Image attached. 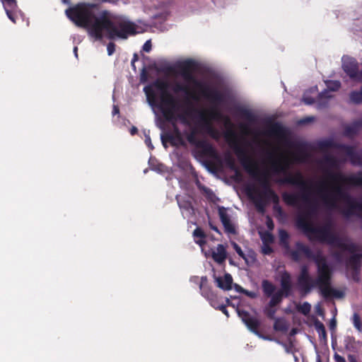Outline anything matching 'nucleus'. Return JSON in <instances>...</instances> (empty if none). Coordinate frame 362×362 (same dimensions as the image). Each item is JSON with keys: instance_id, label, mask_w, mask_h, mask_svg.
<instances>
[{"instance_id": "f257e3e1", "label": "nucleus", "mask_w": 362, "mask_h": 362, "mask_svg": "<svg viewBox=\"0 0 362 362\" xmlns=\"http://www.w3.org/2000/svg\"><path fill=\"white\" fill-rule=\"evenodd\" d=\"M65 13L76 26L87 29L89 35L97 40L103 38V31L110 40H126L129 35L137 33L134 23L124 19L112 21L110 12L100 11L96 4L78 3L66 9Z\"/></svg>"}, {"instance_id": "f03ea898", "label": "nucleus", "mask_w": 362, "mask_h": 362, "mask_svg": "<svg viewBox=\"0 0 362 362\" xmlns=\"http://www.w3.org/2000/svg\"><path fill=\"white\" fill-rule=\"evenodd\" d=\"M327 176L331 182L329 185L322 183L317 190L323 204L330 209H336L338 202H344L346 206L341 213L346 218L362 213V202L353 198L344 187L345 185L362 186V172L350 176L341 172H329Z\"/></svg>"}, {"instance_id": "7ed1b4c3", "label": "nucleus", "mask_w": 362, "mask_h": 362, "mask_svg": "<svg viewBox=\"0 0 362 362\" xmlns=\"http://www.w3.org/2000/svg\"><path fill=\"white\" fill-rule=\"evenodd\" d=\"M169 88L168 83L161 78H157L150 85L144 88V91L146 95L149 104L155 105L157 95L154 89L160 93V101L159 105L160 110L164 119L173 124V134L175 137L178 139L179 145H185L180 131L177 127L176 122L179 120L184 125H189V118H192L194 113H197L198 110L194 107L188 100H186L187 108H185L182 112L177 114L180 110V101L168 91Z\"/></svg>"}, {"instance_id": "20e7f679", "label": "nucleus", "mask_w": 362, "mask_h": 362, "mask_svg": "<svg viewBox=\"0 0 362 362\" xmlns=\"http://www.w3.org/2000/svg\"><path fill=\"white\" fill-rule=\"evenodd\" d=\"M289 164L286 158L273 160L272 162V170L275 174L283 173L286 175L285 177L276 180L277 183L298 186L300 188V193L284 192L281 195L282 199L288 206L297 205L300 199L308 203L310 194V182L305 180L300 172L295 174L288 173Z\"/></svg>"}, {"instance_id": "39448f33", "label": "nucleus", "mask_w": 362, "mask_h": 362, "mask_svg": "<svg viewBox=\"0 0 362 362\" xmlns=\"http://www.w3.org/2000/svg\"><path fill=\"white\" fill-rule=\"evenodd\" d=\"M224 136L233 148L244 169L259 182L262 190L259 192L257 189L255 194L266 197L269 194L270 191H274L271 187L268 174L259 171L257 162L248 155L247 150L240 144L234 131L229 130L226 132Z\"/></svg>"}, {"instance_id": "423d86ee", "label": "nucleus", "mask_w": 362, "mask_h": 362, "mask_svg": "<svg viewBox=\"0 0 362 362\" xmlns=\"http://www.w3.org/2000/svg\"><path fill=\"white\" fill-rule=\"evenodd\" d=\"M315 208L310 206V209L304 214H300L297 218V225L307 232H310L316 235L317 239L331 246L337 247L344 250L350 252L355 251V246L353 243H346L344 239L332 231V224L330 222L320 228H315L309 222L310 214L315 211Z\"/></svg>"}, {"instance_id": "0eeeda50", "label": "nucleus", "mask_w": 362, "mask_h": 362, "mask_svg": "<svg viewBox=\"0 0 362 362\" xmlns=\"http://www.w3.org/2000/svg\"><path fill=\"white\" fill-rule=\"evenodd\" d=\"M197 63L192 59H187L177 65L178 73L187 83H192L199 90V95L209 100L213 105H218L223 103V94L216 88L199 81L194 75Z\"/></svg>"}, {"instance_id": "6e6552de", "label": "nucleus", "mask_w": 362, "mask_h": 362, "mask_svg": "<svg viewBox=\"0 0 362 362\" xmlns=\"http://www.w3.org/2000/svg\"><path fill=\"white\" fill-rule=\"evenodd\" d=\"M295 245V250H291L289 247V249L285 251V255L289 256L293 261L298 262L301 259L302 255H304L308 259L314 261L317 272L319 268L327 263L326 257L321 251L319 250L316 253H313L308 245L300 241L296 242Z\"/></svg>"}, {"instance_id": "1a4fd4ad", "label": "nucleus", "mask_w": 362, "mask_h": 362, "mask_svg": "<svg viewBox=\"0 0 362 362\" xmlns=\"http://www.w3.org/2000/svg\"><path fill=\"white\" fill-rule=\"evenodd\" d=\"M332 275V269L328 263L319 268L316 283L319 284L322 295L325 298H344V293L343 291L330 287Z\"/></svg>"}, {"instance_id": "9d476101", "label": "nucleus", "mask_w": 362, "mask_h": 362, "mask_svg": "<svg viewBox=\"0 0 362 362\" xmlns=\"http://www.w3.org/2000/svg\"><path fill=\"white\" fill-rule=\"evenodd\" d=\"M356 246L354 244H353ZM335 247L334 246H333ZM337 248V247H336ZM341 251H335L332 253L333 257L339 262H342L343 260V252H348V250H344L341 248ZM355 250H356V247H355ZM356 251L352 252V255H351L346 262V266L347 269H350V276L351 279L355 282H359L361 281L360 273H361V259H362V254H354ZM349 252L351 253V252L349 251Z\"/></svg>"}, {"instance_id": "9b49d317", "label": "nucleus", "mask_w": 362, "mask_h": 362, "mask_svg": "<svg viewBox=\"0 0 362 362\" xmlns=\"http://www.w3.org/2000/svg\"><path fill=\"white\" fill-rule=\"evenodd\" d=\"M280 290L273 293L270 297L271 299L268 303V306L274 308L282 301L283 298H288L292 293V282L291 274L284 271L281 274L280 279Z\"/></svg>"}, {"instance_id": "f8f14e48", "label": "nucleus", "mask_w": 362, "mask_h": 362, "mask_svg": "<svg viewBox=\"0 0 362 362\" xmlns=\"http://www.w3.org/2000/svg\"><path fill=\"white\" fill-rule=\"evenodd\" d=\"M201 128L204 130L211 138L218 139L220 137L219 132L215 129L211 122V119H218L221 114L217 109H211L209 112L201 111L198 110Z\"/></svg>"}, {"instance_id": "ddd939ff", "label": "nucleus", "mask_w": 362, "mask_h": 362, "mask_svg": "<svg viewBox=\"0 0 362 362\" xmlns=\"http://www.w3.org/2000/svg\"><path fill=\"white\" fill-rule=\"evenodd\" d=\"M196 134L197 132L195 129H193L189 134H187V140L188 142L200 148L203 154L211 158L216 157L217 153L214 146L205 140H198L196 137Z\"/></svg>"}, {"instance_id": "4468645a", "label": "nucleus", "mask_w": 362, "mask_h": 362, "mask_svg": "<svg viewBox=\"0 0 362 362\" xmlns=\"http://www.w3.org/2000/svg\"><path fill=\"white\" fill-rule=\"evenodd\" d=\"M238 314L250 332L259 336V337H262V334L259 329L261 325L259 320H258L256 317L252 316L247 311L244 310L238 309ZM263 338L264 337H263Z\"/></svg>"}, {"instance_id": "2eb2a0df", "label": "nucleus", "mask_w": 362, "mask_h": 362, "mask_svg": "<svg viewBox=\"0 0 362 362\" xmlns=\"http://www.w3.org/2000/svg\"><path fill=\"white\" fill-rule=\"evenodd\" d=\"M172 90L175 93L182 92L186 95V97L185 98L182 103L183 105H180V107H185V108H187V105L185 102L186 100H188L193 105L191 100L194 101H198L199 100V95L197 94L196 91L190 90L187 86L184 85L180 82H175L173 86ZM180 105L181 104L180 103Z\"/></svg>"}, {"instance_id": "dca6fc26", "label": "nucleus", "mask_w": 362, "mask_h": 362, "mask_svg": "<svg viewBox=\"0 0 362 362\" xmlns=\"http://www.w3.org/2000/svg\"><path fill=\"white\" fill-rule=\"evenodd\" d=\"M342 69L351 79H356L358 76V64L354 58L343 57Z\"/></svg>"}, {"instance_id": "f3484780", "label": "nucleus", "mask_w": 362, "mask_h": 362, "mask_svg": "<svg viewBox=\"0 0 362 362\" xmlns=\"http://www.w3.org/2000/svg\"><path fill=\"white\" fill-rule=\"evenodd\" d=\"M245 192L247 196L254 201L257 210L259 213H264L265 211V206L267 204V200L262 195L254 196L255 192H257V189L254 186H247L245 188Z\"/></svg>"}, {"instance_id": "a211bd4d", "label": "nucleus", "mask_w": 362, "mask_h": 362, "mask_svg": "<svg viewBox=\"0 0 362 362\" xmlns=\"http://www.w3.org/2000/svg\"><path fill=\"white\" fill-rule=\"evenodd\" d=\"M218 215L224 227L225 232L228 234H236V229L234 224L231 222L230 216L228 214L226 209L223 206H218Z\"/></svg>"}, {"instance_id": "6ab92c4d", "label": "nucleus", "mask_w": 362, "mask_h": 362, "mask_svg": "<svg viewBox=\"0 0 362 362\" xmlns=\"http://www.w3.org/2000/svg\"><path fill=\"white\" fill-rule=\"evenodd\" d=\"M341 151L344 152L352 165H362V155L356 151L354 146L344 144Z\"/></svg>"}, {"instance_id": "aec40b11", "label": "nucleus", "mask_w": 362, "mask_h": 362, "mask_svg": "<svg viewBox=\"0 0 362 362\" xmlns=\"http://www.w3.org/2000/svg\"><path fill=\"white\" fill-rule=\"evenodd\" d=\"M297 282L300 290L304 293H310L312 288L315 286L319 287V284L316 283V279H313L311 276L298 277Z\"/></svg>"}, {"instance_id": "412c9836", "label": "nucleus", "mask_w": 362, "mask_h": 362, "mask_svg": "<svg viewBox=\"0 0 362 362\" xmlns=\"http://www.w3.org/2000/svg\"><path fill=\"white\" fill-rule=\"evenodd\" d=\"M362 129V118L354 121L351 124L344 127V135L349 138H353Z\"/></svg>"}, {"instance_id": "4be33fe9", "label": "nucleus", "mask_w": 362, "mask_h": 362, "mask_svg": "<svg viewBox=\"0 0 362 362\" xmlns=\"http://www.w3.org/2000/svg\"><path fill=\"white\" fill-rule=\"evenodd\" d=\"M296 150V152L293 155V161L300 163H305L309 157L305 145L303 144H298Z\"/></svg>"}, {"instance_id": "5701e85b", "label": "nucleus", "mask_w": 362, "mask_h": 362, "mask_svg": "<svg viewBox=\"0 0 362 362\" xmlns=\"http://www.w3.org/2000/svg\"><path fill=\"white\" fill-rule=\"evenodd\" d=\"M213 259L219 264H223L227 258L226 249L222 244H218L216 251L212 252Z\"/></svg>"}, {"instance_id": "b1692460", "label": "nucleus", "mask_w": 362, "mask_h": 362, "mask_svg": "<svg viewBox=\"0 0 362 362\" xmlns=\"http://www.w3.org/2000/svg\"><path fill=\"white\" fill-rule=\"evenodd\" d=\"M217 286L224 291L232 288L233 278L230 274H226L223 277H216Z\"/></svg>"}, {"instance_id": "393cba45", "label": "nucleus", "mask_w": 362, "mask_h": 362, "mask_svg": "<svg viewBox=\"0 0 362 362\" xmlns=\"http://www.w3.org/2000/svg\"><path fill=\"white\" fill-rule=\"evenodd\" d=\"M199 288L202 295L207 300L215 294L208 286V279L206 276H202Z\"/></svg>"}, {"instance_id": "a878e982", "label": "nucleus", "mask_w": 362, "mask_h": 362, "mask_svg": "<svg viewBox=\"0 0 362 362\" xmlns=\"http://www.w3.org/2000/svg\"><path fill=\"white\" fill-rule=\"evenodd\" d=\"M344 144H338L332 140H324L321 141L318 143L317 146L320 150L324 151H327L329 148H337L339 150H341V146Z\"/></svg>"}, {"instance_id": "bb28decb", "label": "nucleus", "mask_w": 362, "mask_h": 362, "mask_svg": "<svg viewBox=\"0 0 362 362\" xmlns=\"http://www.w3.org/2000/svg\"><path fill=\"white\" fill-rule=\"evenodd\" d=\"M358 343L353 336H346L344 339V348L349 351L356 352Z\"/></svg>"}, {"instance_id": "cd10ccee", "label": "nucleus", "mask_w": 362, "mask_h": 362, "mask_svg": "<svg viewBox=\"0 0 362 362\" xmlns=\"http://www.w3.org/2000/svg\"><path fill=\"white\" fill-rule=\"evenodd\" d=\"M193 236L194 238V241L197 244H198L199 246H203L206 244V234L204 232V230L199 228L197 227L194 229L193 231Z\"/></svg>"}, {"instance_id": "c85d7f7f", "label": "nucleus", "mask_w": 362, "mask_h": 362, "mask_svg": "<svg viewBox=\"0 0 362 362\" xmlns=\"http://www.w3.org/2000/svg\"><path fill=\"white\" fill-rule=\"evenodd\" d=\"M314 327L317 332L318 333L320 339L322 340H327V332L325 330V325L322 322H321L317 318H315L314 322Z\"/></svg>"}, {"instance_id": "c756f323", "label": "nucleus", "mask_w": 362, "mask_h": 362, "mask_svg": "<svg viewBox=\"0 0 362 362\" xmlns=\"http://www.w3.org/2000/svg\"><path fill=\"white\" fill-rule=\"evenodd\" d=\"M176 200L181 209H184L189 213L193 212L194 209L192 202L189 199L181 198L180 196H176Z\"/></svg>"}, {"instance_id": "7c9ffc66", "label": "nucleus", "mask_w": 362, "mask_h": 362, "mask_svg": "<svg viewBox=\"0 0 362 362\" xmlns=\"http://www.w3.org/2000/svg\"><path fill=\"white\" fill-rule=\"evenodd\" d=\"M262 288L264 296L270 297L275 291V286L269 280H263L262 282Z\"/></svg>"}, {"instance_id": "2f4dec72", "label": "nucleus", "mask_w": 362, "mask_h": 362, "mask_svg": "<svg viewBox=\"0 0 362 362\" xmlns=\"http://www.w3.org/2000/svg\"><path fill=\"white\" fill-rule=\"evenodd\" d=\"M269 133L271 135L281 137L285 134V130L280 124L274 123L270 126Z\"/></svg>"}, {"instance_id": "473e14b6", "label": "nucleus", "mask_w": 362, "mask_h": 362, "mask_svg": "<svg viewBox=\"0 0 362 362\" xmlns=\"http://www.w3.org/2000/svg\"><path fill=\"white\" fill-rule=\"evenodd\" d=\"M269 194H268L265 198V199L267 201H272L274 204V209L278 211L279 213H282L281 208L279 206V197L276 194V193L274 191H270Z\"/></svg>"}, {"instance_id": "72a5a7b5", "label": "nucleus", "mask_w": 362, "mask_h": 362, "mask_svg": "<svg viewBox=\"0 0 362 362\" xmlns=\"http://www.w3.org/2000/svg\"><path fill=\"white\" fill-rule=\"evenodd\" d=\"M274 329L277 332H286L288 325L284 318L278 317L274 319Z\"/></svg>"}, {"instance_id": "f704fd0d", "label": "nucleus", "mask_w": 362, "mask_h": 362, "mask_svg": "<svg viewBox=\"0 0 362 362\" xmlns=\"http://www.w3.org/2000/svg\"><path fill=\"white\" fill-rule=\"evenodd\" d=\"M289 235L288 232L285 230H279V242L281 246L284 248L285 251L289 249V243H288Z\"/></svg>"}, {"instance_id": "c9c22d12", "label": "nucleus", "mask_w": 362, "mask_h": 362, "mask_svg": "<svg viewBox=\"0 0 362 362\" xmlns=\"http://www.w3.org/2000/svg\"><path fill=\"white\" fill-rule=\"evenodd\" d=\"M240 116L247 120L248 122H253L255 121V117L254 114L246 108L240 107L238 110Z\"/></svg>"}, {"instance_id": "e433bc0d", "label": "nucleus", "mask_w": 362, "mask_h": 362, "mask_svg": "<svg viewBox=\"0 0 362 362\" xmlns=\"http://www.w3.org/2000/svg\"><path fill=\"white\" fill-rule=\"evenodd\" d=\"M329 91L327 88L322 91L318 95V100L319 103L323 106H326L327 104V100L331 98L332 97V95H330Z\"/></svg>"}, {"instance_id": "4c0bfd02", "label": "nucleus", "mask_w": 362, "mask_h": 362, "mask_svg": "<svg viewBox=\"0 0 362 362\" xmlns=\"http://www.w3.org/2000/svg\"><path fill=\"white\" fill-rule=\"evenodd\" d=\"M351 101L354 104L362 103V86L359 91L354 90L349 94Z\"/></svg>"}, {"instance_id": "58836bf2", "label": "nucleus", "mask_w": 362, "mask_h": 362, "mask_svg": "<svg viewBox=\"0 0 362 362\" xmlns=\"http://www.w3.org/2000/svg\"><path fill=\"white\" fill-rule=\"evenodd\" d=\"M162 144L164 147H166V143L169 142L172 146H177V143L174 141V136L173 133L166 132L161 135L160 136Z\"/></svg>"}, {"instance_id": "ea45409f", "label": "nucleus", "mask_w": 362, "mask_h": 362, "mask_svg": "<svg viewBox=\"0 0 362 362\" xmlns=\"http://www.w3.org/2000/svg\"><path fill=\"white\" fill-rule=\"evenodd\" d=\"M225 163L230 170L235 172V173L240 174V170L235 165V160L230 155L228 154L225 157Z\"/></svg>"}, {"instance_id": "a19ab883", "label": "nucleus", "mask_w": 362, "mask_h": 362, "mask_svg": "<svg viewBox=\"0 0 362 362\" xmlns=\"http://www.w3.org/2000/svg\"><path fill=\"white\" fill-rule=\"evenodd\" d=\"M207 300L209 302L210 305L216 310H218L222 304H224L222 299L219 298L216 294H214Z\"/></svg>"}, {"instance_id": "79ce46f5", "label": "nucleus", "mask_w": 362, "mask_h": 362, "mask_svg": "<svg viewBox=\"0 0 362 362\" xmlns=\"http://www.w3.org/2000/svg\"><path fill=\"white\" fill-rule=\"evenodd\" d=\"M352 323L358 332H362V321L358 313H354L352 316Z\"/></svg>"}, {"instance_id": "37998d69", "label": "nucleus", "mask_w": 362, "mask_h": 362, "mask_svg": "<svg viewBox=\"0 0 362 362\" xmlns=\"http://www.w3.org/2000/svg\"><path fill=\"white\" fill-rule=\"evenodd\" d=\"M327 88L330 91H337L341 87L339 81L327 80L325 81Z\"/></svg>"}, {"instance_id": "c03bdc74", "label": "nucleus", "mask_w": 362, "mask_h": 362, "mask_svg": "<svg viewBox=\"0 0 362 362\" xmlns=\"http://www.w3.org/2000/svg\"><path fill=\"white\" fill-rule=\"evenodd\" d=\"M297 310L304 315H308L311 310V305L308 302H304L303 304H299L296 306Z\"/></svg>"}, {"instance_id": "a18cd8bd", "label": "nucleus", "mask_w": 362, "mask_h": 362, "mask_svg": "<svg viewBox=\"0 0 362 362\" xmlns=\"http://www.w3.org/2000/svg\"><path fill=\"white\" fill-rule=\"evenodd\" d=\"M323 162L329 166L334 167L337 165V160L334 156L326 155L323 158Z\"/></svg>"}, {"instance_id": "49530a36", "label": "nucleus", "mask_w": 362, "mask_h": 362, "mask_svg": "<svg viewBox=\"0 0 362 362\" xmlns=\"http://www.w3.org/2000/svg\"><path fill=\"white\" fill-rule=\"evenodd\" d=\"M264 244L272 243L274 241V236L269 232H265L262 237Z\"/></svg>"}, {"instance_id": "de8ad7c7", "label": "nucleus", "mask_w": 362, "mask_h": 362, "mask_svg": "<svg viewBox=\"0 0 362 362\" xmlns=\"http://www.w3.org/2000/svg\"><path fill=\"white\" fill-rule=\"evenodd\" d=\"M276 310L274 308L269 307L266 308L264 310V313L267 315V317L271 320H274L275 318V314H276Z\"/></svg>"}, {"instance_id": "09e8293b", "label": "nucleus", "mask_w": 362, "mask_h": 362, "mask_svg": "<svg viewBox=\"0 0 362 362\" xmlns=\"http://www.w3.org/2000/svg\"><path fill=\"white\" fill-rule=\"evenodd\" d=\"M225 301H226V304H222L218 310H221L223 314H225L227 317H228L229 314H228V310L226 308V305H230L231 303V302L228 298H226L225 299Z\"/></svg>"}, {"instance_id": "8fccbe9b", "label": "nucleus", "mask_w": 362, "mask_h": 362, "mask_svg": "<svg viewBox=\"0 0 362 362\" xmlns=\"http://www.w3.org/2000/svg\"><path fill=\"white\" fill-rule=\"evenodd\" d=\"M3 4H6L9 6L11 9H13L17 6L16 0H1Z\"/></svg>"}, {"instance_id": "3c124183", "label": "nucleus", "mask_w": 362, "mask_h": 362, "mask_svg": "<svg viewBox=\"0 0 362 362\" xmlns=\"http://www.w3.org/2000/svg\"><path fill=\"white\" fill-rule=\"evenodd\" d=\"M266 226L267 227V228L269 230H273L274 228V221L272 220V218L269 216H267L266 217Z\"/></svg>"}, {"instance_id": "603ef678", "label": "nucleus", "mask_w": 362, "mask_h": 362, "mask_svg": "<svg viewBox=\"0 0 362 362\" xmlns=\"http://www.w3.org/2000/svg\"><path fill=\"white\" fill-rule=\"evenodd\" d=\"M305 277V276H310L309 274V270L307 266L304 265L301 267L300 274L298 277Z\"/></svg>"}, {"instance_id": "864d4df0", "label": "nucleus", "mask_w": 362, "mask_h": 362, "mask_svg": "<svg viewBox=\"0 0 362 362\" xmlns=\"http://www.w3.org/2000/svg\"><path fill=\"white\" fill-rule=\"evenodd\" d=\"M233 248L235 250V252L238 253V255L241 257L243 259H245V254L243 251L242 250L241 247L235 243H233Z\"/></svg>"}, {"instance_id": "5fc2aeb1", "label": "nucleus", "mask_w": 362, "mask_h": 362, "mask_svg": "<svg viewBox=\"0 0 362 362\" xmlns=\"http://www.w3.org/2000/svg\"><path fill=\"white\" fill-rule=\"evenodd\" d=\"M262 250L264 255H270L273 252V249L269 244H264Z\"/></svg>"}, {"instance_id": "6e6d98bb", "label": "nucleus", "mask_w": 362, "mask_h": 362, "mask_svg": "<svg viewBox=\"0 0 362 362\" xmlns=\"http://www.w3.org/2000/svg\"><path fill=\"white\" fill-rule=\"evenodd\" d=\"M107 51L108 55H112L115 51V44L114 42H109L107 45Z\"/></svg>"}, {"instance_id": "4d7b16f0", "label": "nucleus", "mask_w": 362, "mask_h": 362, "mask_svg": "<svg viewBox=\"0 0 362 362\" xmlns=\"http://www.w3.org/2000/svg\"><path fill=\"white\" fill-rule=\"evenodd\" d=\"M152 44L150 40L146 41L143 45V50L146 52H149L151 50Z\"/></svg>"}, {"instance_id": "13d9d810", "label": "nucleus", "mask_w": 362, "mask_h": 362, "mask_svg": "<svg viewBox=\"0 0 362 362\" xmlns=\"http://www.w3.org/2000/svg\"><path fill=\"white\" fill-rule=\"evenodd\" d=\"M4 8H5V11H6V13L9 19H11L13 22H15V20H14V18L13 16V13L12 12L8 9L11 8L9 6H7L6 4H4Z\"/></svg>"}, {"instance_id": "bf43d9fd", "label": "nucleus", "mask_w": 362, "mask_h": 362, "mask_svg": "<svg viewBox=\"0 0 362 362\" xmlns=\"http://www.w3.org/2000/svg\"><path fill=\"white\" fill-rule=\"evenodd\" d=\"M334 360L335 362H346L344 357L340 356L337 353L334 354Z\"/></svg>"}, {"instance_id": "052dcab7", "label": "nucleus", "mask_w": 362, "mask_h": 362, "mask_svg": "<svg viewBox=\"0 0 362 362\" xmlns=\"http://www.w3.org/2000/svg\"><path fill=\"white\" fill-rule=\"evenodd\" d=\"M303 101L305 104L311 105L313 104L315 102V100L313 98L310 97H304Z\"/></svg>"}, {"instance_id": "680f3d73", "label": "nucleus", "mask_w": 362, "mask_h": 362, "mask_svg": "<svg viewBox=\"0 0 362 362\" xmlns=\"http://www.w3.org/2000/svg\"><path fill=\"white\" fill-rule=\"evenodd\" d=\"M329 329L331 330H334L337 327V321L334 318H332L331 321L329 322Z\"/></svg>"}, {"instance_id": "e2e57ef3", "label": "nucleus", "mask_w": 362, "mask_h": 362, "mask_svg": "<svg viewBox=\"0 0 362 362\" xmlns=\"http://www.w3.org/2000/svg\"><path fill=\"white\" fill-rule=\"evenodd\" d=\"M243 292L248 297L250 298H254L257 296L256 293L255 292H252V291H246V290H243Z\"/></svg>"}, {"instance_id": "0e129e2a", "label": "nucleus", "mask_w": 362, "mask_h": 362, "mask_svg": "<svg viewBox=\"0 0 362 362\" xmlns=\"http://www.w3.org/2000/svg\"><path fill=\"white\" fill-rule=\"evenodd\" d=\"M138 60H139V56H138V54H136V53H135V54H134V56H133V58H132V62H131V63H132V66L133 67H134V63H135L136 61H138Z\"/></svg>"}, {"instance_id": "69168bd1", "label": "nucleus", "mask_w": 362, "mask_h": 362, "mask_svg": "<svg viewBox=\"0 0 362 362\" xmlns=\"http://www.w3.org/2000/svg\"><path fill=\"white\" fill-rule=\"evenodd\" d=\"M348 360L349 362H357L356 357L352 354H349L348 356Z\"/></svg>"}, {"instance_id": "338daca9", "label": "nucleus", "mask_w": 362, "mask_h": 362, "mask_svg": "<svg viewBox=\"0 0 362 362\" xmlns=\"http://www.w3.org/2000/svg\"><path fill=\"white\" fill-rule=\"evenodd\" d=\"M209 226L211 230L216 231L218 233H221L218 228L216 226H214L211 222H209Z\"/></svg>"}, {"instance_id": "774afa93", "label": "nucleus", "mask_w": 362, "mask_h": 362, "mask_svg": "<svg viewBox=\"0 0 362 362\" xmlns=\"http://www.w3.org/2000/svg\"><path fill=\"white\" fill-rule=\"evenodd\" d=\"M119 107L117 105H114L113 110H112V115H115L117 114H119Z\"/></svg>"}]
</instances>
